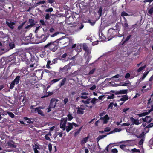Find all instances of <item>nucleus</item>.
I'll use <instances>...</instances> for the list:
<instances>
[{
	"label": "nucleus",
	"instance_id": "obj_54",
	"mask_svg": "<svg viewBox=\"0 0 153 153\" xmlns=\"http://www.w3.org/2000/svg\"><path fill=\"white\" fill-rule=\"evenodd\" d=\"M112 152L113 153H117L118 152V151L117 149L114 148L112 149Z\"/></svg>",
	"mask_w": 153,
	"mask_h": 153
},
{
	"label": "nucleus",
	"instance_id": "obj_16",
	"mask_svg": "<svg viewBox=\"0 0 153 153\" xmlns=\"http://www.w3.org/2000/svg\"><path fill=\"white\" fill-rule=\"evenodd\" d=\"M128 98L126 95H125L122 97L120 99V101H122L123 102L120 104V105H122L124 101L128 100Z\"/></svg>",
	"mask_w": 153,
	"mask_h": 153
},
{
	"label": "nucleus",
	"instance_id": "obj_20",
	"mask_svg": "<svg viewBox=\"0 0 153 153\" xmlns=\"http://www.w3.org/2000/svg\"><path fill=\"white\" fill-rule=\"evenodd\" d=\"M88 139V137L84 138L81 141V144L82 145H84L86 143Z\"/></svg>",
	"mask_w": 153,
	"mask_h": 153
},
{
	"label": "nucleus",
	"instance_id": "obj_7",
	"mask_svg": "<svg viewBox=\"0 0 153 153\" xmlns=\"http://www.w3.org/2000/svg\"><path fill=\"white\" fill-rule=\"evenodd\" d=\"M73 128L72 124L68 122L66 124V126L65 127V129L67 132H68L69 131L72 129Z\"/></svg>",
	"mask_w": 153,
	"mask_h": 153
},
{
	"label": "nucleus",
	"instance_id": "obj_15",
	"mask_svg": "<svg viewBox=\"0 0 153 153\" xmlns=\"http://www.w3.org/2000/svg\"><path fill=\"white\" fill-rule=\"evenodd\" d=\"M6 23L11 29H13L14 27L13 26L15 24V22H9L7 21L6 22Z\"/></svg>",
	"mask_w": 153,
	"mask_h": 153
},
{
	"label": "nucleus",
	"instance_id": "obj_60",
	"mask_svg": "<svg viewBox=\"0 0 153 153\" xmlns=\"http://www.w3.org/2000/svg\"><path fill=\"white\" fill-rule=\"evenodd\" d=\"M95 71V69H93L92 70H91L89 72V74H93L94 72Z\"/></svg>",
	"mask_w": 153,
	"mask_h": 153
},
{
	"label": "nucleus",
	"instance_id": "obj_55",
	"mask_svg": "<svg viewBox=\"0 0 153 153\" xmlns=\"http://www.w3.org/2000/svg\"><path fill=\"white\" fill-rule=\"evenodd\" d=\"M114 94H111V95L110 96H108V97H107V99H113L114 98Z\"/></svg>",
	"mask_w": 153,
	"mask_h": 153
},
{
	"label": "nucleus",
	"instance_id": "obj_62",
	"mask_svg": "<svg viewBox=\"0 0 153 153\" xmlns=\"http://www.w3.org/2000/svg\"><path fill=\"white\" fill-rule=\"evenodd\" d=\"M48 149L50 152H51L52 150V145L51 144H49L48 146Z\"/></svg>",
	"mask_w": 153,
	"mask_h": 153
},
{
	"label": "nucleus",
	"instance_id": "obj_52",
	"mask_svg": "<svg viewBox=\"0 0 153 153\" xmlns=\"http://www.w3.org/2000/svg\"><path fill=\"white\" fill-rule=\"evenodd\" d=\"M121 128H115L114 129V130L115 132H120L121 131Z\"/></svg>",
	"mask_w": 153,
	"mask_h": 153
},
{
	"label": "nucleus",
	"instance_id": "obj_18",
	"mask_svg": "<svg viewBox=\"0 0 153 153\" xmlns=\"http://www.w3.org/2000/svg\"><path fill=\"white\" fill-rule=\"evenodd\" d=\"M33 148L34 151V153H39V152L38 150V149H39V146L37 145L33 146Z\"/></svg>",
	"mask_w": 153,
	"mask_h": 153
},
{
	"label": "nucleus",
	"instance_id": "obj_64",
	"mask_svg": "<svg viewBox=\"0 0 153 153\" xmlns=\"http://www.w3.org/2000/svg\"><path fill=\"white\" fill-rule=\"evenodd\" d=\"M40 22L42 25H46L45 22L43 20H41L40 21Z\"/></svg>",
	"mask_w": 153,
	"mask_h": 153
},
{
	"label": "nucleus",
	"instance_id": "obj_33",
	"mask_svg": "<svg viewBox=\"0 0 153 153\" xmlns=\"http://www.w3.org/2000/svg\"><path fill=\"white\" fill-rule=\"evenodd\" d=\"M146 65H145L143 66H142L140 67L137 70V71L138 72H140L143 70L144 69L146 68Z\"/></svg>",
	"mask_w": 153,
	"mask_h": 153
},
{
	"label": "nucleus",
	"instance_id": "obj_29",
	"mask_svg": "<svg viewBox=\"0 0 153 153\" xmlns=\"http://www.w3.org/2000/svg\"><path fill=\"white\" fill-rule=\"evenodd\" d=\"M107 135H104L99 136L97 139V142H98L100 139H103L104 137H105Z\"/></svg>",
	"mask_w": 153,
	"mask_h": 153
},
{
	"label": "nucleus",
	"instance_id": "obj_38",
	"mask_svg": "<svg viewBox=\"0 0 153 153\" xmlns=\"http://www.w3.org/2000/svg\"><path fill=\"white\" fill-rule=\"evenodd\" d=\"M150 71H149L146 73H145L141 77L142 78V79H144V78L146 77V76H147L149 72Z\"/></svg>",
	"mask_w": 153,
	"mask_h": 153
},
{
	"label": "nucleus",
	"instance_id": "obj_49",
	"mask_svg": "<svg viewBox=\"0 0 153 153\" xmlns=\"http://www.w3.org/2000/svg\"><path fill=\"white\" fill-rule=\"evenodd\" d=\"M15 84L13 82H12L10 85V89H12L14 87Z\"/></svg>",
	"mask_w": 153,
	"mask_h": 153
},
{
	"label": "nucleus",
	"instance_id": "obj_58",
	"mask_svg": "<svg viewBox=\"0 0 153 153\" xmlns=\"http://www.w3.org/2000/svg\"><path fill=\"white\" fill-rule=\"evenodd\" d=\"M53 94V93L52 92H49L47 96H44L43 97H42V98H43L44 97H47L49 95H52Z\"/></svg>",
	"mask_w": 153,
	"mask_h": 153
},
{
	"label": "nucleus",
	"instance_id": "obj_47",
	"mask_svg": "<svg viewBox=\"0 0 153 153\" xmlns=\"http://www.w3.org/2000/svg\"><path fill=\"white\" fill-rule=\"evenodd\" d=\"M82 128V127H81V128H79V129L78 130H77L76 131V132L75 133V135H77V134H78L81 131Z\"/></svg>",
	"mask_w": 153,
	"mask_h": 153
},
{
	"label": "nucleus",
	"instance_id": "obj_61",
	"mask_svg": "<svg viewBox=\"0 0 153 153\" xmlns=\"http://www.w3.org/2000/svg\"><path fill=\"white\" fill-rule=\"evenodd\" d=\"M114 105V103L111 102L110 103L108 106V108H112L113 106Z\"/></svg>",
	"mask_w": 153,
	"mask_h": 153
},
{
	"label": "nucleus",
	"instance_id": "obj_57",
	"mask_svg": "<svg viewBox=\"0 0 153 153\" xmlns=\"http://www.w3.org/2000/svg\"><path fill=\"white\" fill-rule=\"evenodd\" d=\"M9 45L10 47V49H13L14 46V44L13 43H10Z\"/></svg>",
	"mask_w": 153,
	"mask_h": 153
},
{
	"label": "nucleus",
	"instance_id": "obj_31",
	"mask_svg": "<svg viewBox=\"0 0 153 153\" xmlns=\"http://www.w3.org/2000/svg\"><path fill=\"white\" fill-rule=\"evenodd\" d=\"M131 35H129L128 36L127 38H126V39L125 40H124V37L123 38V44L124 43L128 41L129 39H130V38L131 37Z\"/></svg>",
	"mask_w": 153,
	"mask_h": 153
},
{
	"label": "nucleus",
	"instance_id": "obj_17",
	"mask_svg": "<svg viewBox=\"0 0 153 153\" xmlns=\"http://www.w3.org/2000/svg\"><path fill=\"white\" fill-rule=\"evenodd\" d=\"M67 80V78L65 77L64 78L62 79L60 82V83L59 85V87H61L63 86Z\"/></svg>",
	"mask_w": 153,
	"mask_h": 153
},
{
	"label": "nucleus",
	"instance_id": "obj_40",
	"mask_svg": "<svg viewBox=\"0 0 153 153\" xmlns=\"http://www.w3.org/2000/svg\"><path fill=\"white\" fill-rule=\"evenodd\" d=\"M121 16H122L124 17L128 16V14L124 11L122 12L121 13Z\"/></svg>",
	"mask_w": 153,
	"mask_h": 153
},
{
	"label": "nucleus",
	"instance_id": "obj_27",
	"mask_svg": "<svg viewBox=\"0 0 153 153\" xmlns=\"http://www.w3.org/2000/svg\"><path fill=\"white\" fill-rule=\"evenodd\" d=\"M29 22L30 24V25L32 27H33L35 24L36 23L34 22V20L33 19H30L29 20Z\"/></svg>",
	"mask_w": 153,
	"mask_h": 153
},
{
	"label": "nucleus",
	"instance_id": "obj_12",
	"mask_svg": "<svg viewBox=\"0 0 153 153\" xmlns=\"http://www.w3.org/2000/svg\"><path fill=\"white\" fill-rule=\"evenodd\" d=\"M153 110V107H152L150 110H149L148 111H146L145 112L141 113L139 114V117H141L145 116L149 114Z\"/></svg>",
	"mask_w": 153,
	"mask_h": 153
},
{
	"label": "nucleus",
	"instance_id": "obj_30",
	"mask_svg": "<svg viewBox=\"0 0 153 153\" xmlns=\"http://www.w3.org/2000/svg\"><path fill=\"white\" fill-rule=\"evenodd\" d=\"M133 153H140V151L139 149H137L135 148L131 150Z\"/></svg>",
	"mask_w": 153,
	"mask_h": 153
},
{
	"label": "nucleus",
	"instance_id": "obj_9",
	"mask_svg": "<svg viewBox=\"0 0 153 153\" xmlns=\"http://www.w3.org/2000/svg\"><path fill=\"white\" fill-rule=\"evenodd\" d=\"M7 144L8 146L10 147L16 148L17 146V144L12 140H10L8 141Z\"/></svg>",
	"mask_w": 153,
	"mask_h": 153
},
{
	"label": "nucleus",
	"instance_id": "obj_39",
	"mask_svg": "<svg viewBox=\"0 0 153 153\" xmlns=\"http://www.w3.org/2000/svg\"><path fill=\"white\" fill-rule=\"evenodd\" d=\"M24 119L25 120L27 121V122L29 123H32L33 122L30 120L28 118L25 117L24 118Z\"/></svg>",
	"mask_w": 153,
	"mask_h": 153
},
{
	"label": "nucleus",
	"instance_id": "obj_22",
	"mask_svg": "<svg viewBox=\"0 0 153 153\" xmlns=\"http://www.w3.org/2000/svg\"><path fill=\"white\" fill-rule=\"evenodd\" d=\"M98 101V99H96L95 98L92 99L90 98V102L93 105L95 104Z\"/></svg>",
	"mask_w": 153,
	"mask_h": 153
},
{
	"label": "nucleus",
	"instance_id": "obj_41",
	"mask_svg": "<svg viewBox=\"0 0 153 153\" xmlns=\"http://www.w3.org/2000/svg\"><path fill=\"white\" fill-rule=\"evenodd\" d=\"M122 26L123 27H127L128 26L127 22H124V23L122 24Z\"/></svg>",
	"mask_w": 153,
	"mask_h": 153
},
{
	"label": "nucleus",
	"instance_id": "obj_46",
	"mask_svg": "<svg viewBox=\"0 0 153 153\" xmlns=\"http://www.w3.org/2000/svg\"><path fill=\"white\" fill-rule=\"evenodd\" d=\"M32 27L31 25H29L26 26L25 29H26L27 30H28L30 29Z\"/></svg>",
	"mask_w": 153,
	"mask_h": 153
},
{
	"label": "nucleus",
	"instance_id": "obj_1",
	"mask_svg": "<svg viewBox=\"0 0 153 153\" xmlns=\"http://www.w3.org/2000/svg\"><path fill=\"white\" fill-rule=\"evenodd\" d=\"M59 46L58 43L55 41L48 43L44 46V48L45 49L48 48L51 51L54 52L57 49Z\"/></svg>",
	"mask_w": 153,
	"mask_h": 153
},
{
	"label": "nucleus",
	"instance_id": "obj_5",
	"mask_svg": "<svg viewBox=\"0 0 153 153\" xmlns=\"http://www.w3.org/2000/svg\"><path fill=\"white\" fill-rule=\"evenodd\" d=\"M91 52L85 53L84 56L85 59L86 60V63L88 64L90 59L91 58V56L90 55Z\"/></svg>",
	"mask_w": 153,
	"mask_h": 153
},
{
	"label": "nucleus",
	"instance_id": "obj_44",
	"mask_svg": "<svg viewBox=\"0 0 153 153\" xmlns=\"http://www.w3.org/2000/svg\"><path fill=\"white\" fill-rule=\"evenodd\" d=\"M53 11V9L51 7L48 9H46L45 11L47 12H51Z\"/></svg>",
	"mask_w": 153,
	"mask_h": 153
},
{
	"label": "nucleus",
	"instance_id": "obj_28",
	"mask_svg": "<svg viewBox=\"0 0 153 153\" xmlns=\"http://www.w3.org/2000/svg\"><path fill=\"white\" fill-rule=\"evenodd\" d=\"M127 92V90H122L119 91L118 93L119 94H126Z\"/></svg>",
	"mask_w": 153,
	"mask_h": 153
},
{
	"label": "nucleus",
	"instance_id": "obj_51",
	"mask_svg": "<svg viewBox=\"0 0 153 153\" xmlns=\"http://www.w3.org/2000/svg\"><path fill=\"white\" fill-rule=\"evenodd\" d=\"M50 18V15L48 13H47L46 14L45 16V19L46 20H48Z\"/></svg>",
	"mask_w": 153,
	"mask_h": 153
},
{
	"label": "nucleus",
	"instance_id": "obj_56",
	"mask_svg": "<svg viewBox=\"0 0 153 153\" xmlns=\"http://www.w3.org/2000/svg\"><path fill=\"white\" fill-rule=\"evenodd\" d=\"M68 98H65L63 100L64 104L65 105L68 102Z\"/></svg>",
	"mask_w": 153,
	"mask_h": 153
},
{
	"label": "nucleus",
	"instance_id": "obj_32",
	"mask_svg": "<svg viewBox=\"0 0 153 153\" xmlns=\"http://www.w3.org/2000/svg\"><path fill=\"white\" fill-rule=\"evenodd\" d=\"M148 13L150 15H151L153 13V6L151 7L148 10Z\"/></svg>",
	"mask_w": 153,
	"mask_h": 153
},
{
	"label": "nucleus",
	"instance_id": "obj_6",
	"mask_svg": "<svg viewBox=\"0 0 153 153\" xmlns=\"http://www.w3.org/2000/svg\"><path fill=\"white\" fill-rule=\"evenodd\" d=\"M109 119L110 117L107 115H106L104 117H101L100 119V120H102L104 124H107Z\"/></svg>",
	"mask_w": 153,
	"mask_h": 153
},
{
	"label": "nucleus",
	"instance_id": "obj_35",
	"mask_svg": "<svg viewBox=\"0 0 153 153\" xmlns=\"http://www.w3.org/2000/svg\"><path fill=\"white\" fill-rule=\"evenodd\" d=\"M58 101V100H56L55 99H51V102L50 103H51L52 104V103L54 104L56 103V102Z\"/></svg>",
	"mask_w": 153,
	"mask_h": 153
},
{
	"label": "nucleus",
	"instance_id": "obj_4",
	"mask_svg": "<svg viewBox=\"0 0 153 153\" xmlns=\"http://www.w3.org/2000/svg\"><path fill=\"white\" fill-rule=\"evenodd\" d=\"M72 48H75V50L77 52H80L82 50V46L81 44H75L72 46Z\"/></svg>",
	"mask_w": 153,
	"mask_h": 153
},
{
	"label": "nucleus",
	"instance_id": "obj_23",
	"mask_svg": "<svg viewBox=\"0 0 153 153\" xmlns=\"http://www.w3.org/2000/svg\"><path fill=\"white\" fill-rule=\"evenodd\" d=\"M35 111L36 112H37L38 114H41L42 115H43L42 111L40 110V109L39 108H36L35 109Z\"/></svg>",
	"mask_w": 153,
	"mask_h": 153
},
{
	"label": "nucleus",
	"instance_id": "obj_48",
	"mask_svg": "<svg viewBox=\"0 0 153 153\" xmlns=\"http://www.w3.org/2000/svg\"><path fill=\"white\" fill-rule=\"evenodd\" d=\"M111 130V128L109 127L105 128L104 129V131L105 132H108L109 131Z\"/></svg>",
	"mask_w": 153,
	"mask_h": 153
},
{
	"label": "nucleus",
	"instance_id": "obj_21",
	"mask_svg": "<svg viewBox=\"0 0 153 153\" xmlns=\"http://www.w3.org/2000/svg\"><path fill=\"white\" fill-rule=\"evenodd\" d=\"M71 68L70 64L65 66L63 68H61V70L64 71H67Z\"/></svg>",
	"mask_w": 153,
	"mask_h": 153
},
{
	"label": "nucleus",
	"instance_id": "obj_24",
	"mask_svg": "<svg viewBox=\"0 0 153 153\" xmlns=\"http://www.w3.org/2000/svg\"><path fill=\"white\" fill-rule=\"evenodd\" d=\"M84 25L82 24H80L78 25L77 26V30H76L77 31H79L80 30L82 29L84 27Z\"/></svg>",
	"mask_w": 153,
	"mask_h": 153
},
{
	"label": "nucleus",
	"instance_id": "obj_3",
	"mask_svg": "<svg viewBox=\"0 0 153 153\" xmlns=\"http://www.w3.org/2000/svg\"><path fill=\"white\" fill-rule=\"evenodd\" d=\"M67 118H62L61 119L60 127L62 128L63 130L65 129V127L66 126L67 123Z\"/></svg>",
	"mask_w": 153,
	"mask_h": 153
},
{
	"label": "nucleus",
	"instance_id": "obj_34",
	"mask_svg": "<svg viewBox=\"0 0 153 153\" xmlns=\"http://www.w3.org/2000/svg\"><path fill=\"white\" fill-rule=\"evenodd\" d=\"M153 126V124H152V123H150V124H149V125H148L147 126V127H146L145 128V129H147V131H146V132H148V131H149V128L152 127Z\"/></svg>",
	"mask_w": 153,
	"mask_h": 153
},
{
	"label": "nucleus",
	"instance_id": "obj_53",
	"mask_svg": "<svg viewBox=\"0 0 153 153\" xmlns=\"http://www.w3.org/2000/svg\"><path fill=\"white\" fill-rule=\"evenodd\" d=\"M130 125V124L129 123H123V124H122L121 126H128Z\"/></svg>",
	"mask_w": 153,
	"mask_h": 153
},
{
	"label": "nucleus",
	"instance_id": "obj_26",
	"mask_svg": "<svg viewBox=\"0 0 153 153\" xmlns=\"http://www.w3.org/2000/svg\"><path fill=\"white\" fill-rule=\"evenodd\" d=\"M20 76H17L15 79H14L13 81L15 84H18L19 82V81Z\"/></svg>",
	"mask_w": 153,
	"mask_h": 153
},
{
	"label": "nucleus",
	"instance_id": "obj_42",
	"mask_svg": "<svg viewBox=\"0 0 153 153\" xmlns=\"http://www.w3.org/2000/svg\"><path fill=\"white\" fill-rule=\"evenodd\" d=\"M67 116L68 117V119L69 120H71L73 118L72 114H71L70 113Z\"/></svg>",
	"mask_w": 153,
	"mask_h": 153
},
{
	"label": "nucleus",
	"instance_id": "obj_43",
	"mask_svg": "<svg viewBox=\"0 0 153 153\" xmlns=\"http://www.w3.org/2000/svg\"><path fill=\"white\" fill-rule=\"evenodd\" d=\"M102 12V9L101 7H100L99 10L98 12V14L100 16L101 15Z\"/></svg>",
	"mask_w": 153,
	"mask_h": 153
},
{
	"label": "nucleus",
	"instance_id": "obj_45",
	"mask_svg": "<svg viewBox=\"0 0 153 153\" xmlns=\"http://www.w3.org/2000/svg\"><path fill=\"white\" fill-rule=\"evenodd\" d=\"M56 105V103H54V104L52 103L51 104V103H50V105H49V108H54L55 107Z\"/></svg>",
	"mask_w": 153,
	"mask_h": 153
},
{
	"label": "nucleus",
	"instance_id": "obj_14",
	"mask_svg": "<svg viewBox=\"0 0 153 153\" xmlns=\"http://www.w3.org/2000/svg\"><path fill=\"white\" fill-rule=\"evenodd\" d=\"M142 120L144 122L149 123L152 120V119L149 116H147L145 118H143Z\"/></svg>",
	"mask_w": 153,
	"mask_h": 153
},
{
	"label": "nucleus",
	"instance_id": "obj_10",
	"mask_svg": "<svg viewBox=\"0 0 153 153\" xmlns=\"http://www.w3.org/2000/svg\"><path fill=\"white\" fill-rule=\"evenodd\" d=\"M130 120L133 123V124L138 125L141 123L140 122H139V120L134 119L133 117H131L130 118Z\"/></svg>",
	"mask_w": 153,
	"mask_h": 153
},
{
	"label": "nucleus",
	"instance_id": "obj_2",
	"mask_svg": "<svg viewBox=\"0 0 153 153\" xmlns=\"http://www.w3.org/2000/svg\"><path fill=\"white\" fill-rule=\"evenodd\" d=\"M117 30H114L112 29H110L108 30V36H110L111 38L109 39V40L111 39L113 37H114L117 34Z\"/></svg>",
	"mask_w": 153,
	"mask_h": 153
},
{
	"label": "nucleus",
	"instance_id": "obj_36",
	"mask_svg": "<svg viewBox=\"0 0 153 153\" xmlns=\"http://www.w3.org/2000/svg\"><path fill=\"white\" fill-rule=\"evenodd\" d=\"M7 114L12 118H13L14 117V115L12 112H7Z\"/></svg>",
	"mask_w": 153,
	"mask_h": 153
},
{
	"label": "nucleus",
	"instance_id": "obj_37",
	"mask_svg": "<svg viewBox=\"0 0 153 153\" xmlns=\"http://www.w3.org/2000/svg\"><path fill=\"white\" fill-rule=\"evenodd\" d=\"M60 79H53L51 81V84H53L58 82Z\"/></svg>",
	"mask_w": 153,
	"mask_h": 153
},
{
	"label": "nucleus",
	"instance_id": "obj_19",
	"mask_svg": "<svg viewBox=\"0 0 153 153\" xmlns=\"http://www.w3.org/2000/svg\"><path fill=\"white\" fill-rule=\"evenodd\" d=\"M84 109L81 107H78L77 108V113L78 114H82L84 113Z\"/></svg>",
	"mask_w": 153,
	"mask_h": 153
},
{
	"label": "nucleus",
	"instance_id": "obj_59",
	"mask_svg": "<svg viewBox=\"0 0 153 153\" xmlns=\"http://www.w3.org/2000/svg\"><path fill=\"white\" fill-rule=\"evenodd\" d=\"M130 76V74L129 73H127L125 76V78L126 79L128 78Z\"/></svg>",
	"mask_w": 153,
	"mask_h": 153
},
{
	"label": "nucleus",
	"instance_id": "obj_25",
	"mask_svg": "<svg viewBox=\"0 0 153 153\" xmlns=\"http://www.w3.org/2000/svg\"><path fill=\"white\" fill-rule=\"evenodd\" d=\"M90 98H87L86 100H82V102L85 104H88L90 102Z\"/></svg>",
	"mask_w": 153,
	"mask_h": 153
},
{
	"label": "nucleus",
	"instance_id": "obj_11",
	"mask_svg": "<svg viewBox=\"0 0 153 153\" xmlns=\"http://www.w3.org/2000/svg\"><path fill=\"white\" fill-rule=\"evenodd\" d=\"M48 37V36H45L44 34L42 35L39 38L40 39L39 42L41 43L45 42Z\"/></svg>",
	"mask_w": 153,
	"mask_h": 153
},
{
	"label": "nucleus",
	"instance_id": "obj_50",
	"mask_svg": "<svg viewBox=\"0 0 153 153\" xmlns=\"http://www.w3.org/2000/svg\"><path fill=\"white\" fill-rule=\"evenodd\" d=\"M59 33V32H56L55 33H54V34H52L51 35V37H55V36H57L58 34Z\"/></svg>",
	"mask_w": 153,
	"mask_h": 153
},
{
	"label": "nucleus",
	"instance_id": "obj_13",
	"mask_svg": "<svg viewBox=\"0 0 153 153\" xmlns=\"http://www.w3.org/2000/svg\"><path fill=\"white\" fill-rule=\"evenodd\" d=\"M83 49L85 51V53L91 52V50L89 49L86 44L84 43L83 44Z\"/></svg>",
	"mask_w": 153,
	"mask_h": 153
},
{
	"label": "nucleus",
	"instance_id": "obj_8",
	"mask_svg": "<svg viewBox=\"0 0 153 153\" xmlns=\"http://www.w3.org/2000/svg\"><path fill=\"white\" fill-rule=\"evenodd\" d=\"M81 96L79 97L76 99L77 100H79L80 98L87 99L88 98L87 96V95H88V93L85 92H83L81 93Z\"/></svg>",
	"mask_w": 153,
	"mask_h": 153
},
{
	"label": "nucleus",
	"instance_id": "obj_63",
	"mask_svg": "<svg viewBox=\"0 0 153 153\" xmlns=\"http://www.w3.org/2000/svg\"><path fill=\"white\" fill-rule=\"evenodd\" d=\"M120 147L122 149H124L126 147V145H121L120 146Z\"/></svg>",
	"mask_w": 153,
	"mask_h": 153
}]
</instances>
